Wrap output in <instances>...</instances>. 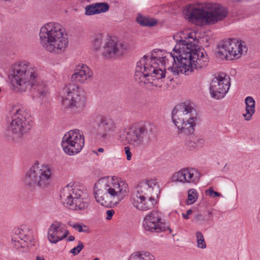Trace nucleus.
<instances>
[{
	"instance_id": "1",
	"label": "nucleus",
	"mask_w": 260,
	"mask_h": 260,
	"mask_svg": "<svg viewBox=\"0 0 260 260\" xmlns=\"http://www.w3.org/2000/svg\"><path fill=\"white\" fill-rule=\"evenodd\" d=\"M209 58L204 49H196L186 41H179L164 56L144 55L137 62L135 79L146 87H161L165 77L170 81L179 73L188 75L194 69L206 67Z\"/></svg>"
},
{
	"instance_id": "2",
	"label": "nucleus",
	"mask_w": 260,
	"mask_h": 260,
	"mask_svg": "<svg viewBox=\"0 0 260 260\" xmlns=\"http://www.w3.org/2000/svg\"><path fill=\"white\" fill-rule=\"evenodd\" d=\"M10 83L13 91L22 92L32 90L42 101L49 94L47 85L41 80L39 71L27 61L14 65Z\"/></svg>"
},
{
	"instance_id": "3",
	"label": "nucleus",
	"mask_w": 260,
	"mask_h": 260,
	"mask_svg": "<svg viewBox=\"0 0 260 260\" xmlns=\"http://www.w3.org/2000/svg\"><path fill=\"white\" fill-rule=\"evenodd\" d=\"M129 191L128 184L118 178L99 179L94 184L93 194L97 203L105 207H112L119 204Z\"/></svg>"
},
{
	"instance_id": "4",
	"label": "nucleus",
	"mask_w": 260,
	"mask_h": 260,
	"mask_svg": "<svg viewBox=\"0 0 260 260\" xmlns=\"http://www.w3.org/2000/svg\"><path fill=\"white\" fill-rule=\"evenodd\" d=\"M64 27L59 23L50 22L43 25L40 30V43L47 52L59 54L65 51L68 39L64 34Z\"/></svg>"
},
{
	"instance_id": "5",
	"label": "nucleus",
	"mask_w": 260,
	"mask_h": 260,
	"mask_svg": "<svg viewBox=\"0 0 260 260\" xmlns=\"http://www.w3.org/2000/svg\"><path fill=\"white\" fill-rule=\"evenodd\" d=\"M208 10L189 7L184 12L186 19L199 25L214 24L225 18L228 11L225 7L218 4H209Z\"/></svg>"
},
{
	"instance_id": "6",
	"label": "nucleus",
	"mask_w": 260,
	"mask_h": 260,
	"mask_svg": "<svg viewBox=\"0 0 260 260\" xmlns=\"http://www.w3.org/2000/svg\"><path fill=\"white\" fill-rule=\"evenodd\" d=\"M8 131L11 133L13 141H17L31 127L30 115L27 110L19 106L12 107L7 117Z\"/></svg>"
},
{
	"instance_id": "7",
	"label": "nucleus",
	"mask_w": 260,
	"mask_h": 260,
	"mask_svg": "<svg viewBox=\"0 0 260 260\" xmlns=\"http://www.w3.org/2000/svg\"><path fill=\"white\" fill-rule=\"evenodd\" d=\"M158 185L154 179L141 182L137 187V192L133 194V205L140 210H148L153 208L155 203L154 196L157 195Z\"/></svg>"
},
{
	"instance_id": "8",
	"label": "nucleus",
	"mask_w": 260,
	"mask_h": 260,
	"mask_svg": "<svg viewBox=\"0 0 260 260\" xmlns=\"http://www.w3.org/2000/svg\"><path fill=\"white\" fill-rule=\"evenodd\" d=\"M172 118L179 133L189 135L193 133L197 114L195 109L189 104L181 103L176 106L172 111Z\"/></svg>"
},
{
	"instance_id": "9",
	"label": "nucleus",
	"mask_w": 260,
	"mask_h": 260,
	"mask_svg": "<svg viewBox=\"0 0 260 260\" xmlns=\"http://www.w3.org/2000/svg\"><path fill=\"white\" fill-rule=\"evenodd\" d=\"M52 178L51 167L49 165H40L37 162L26 172L23 182L30 189H44L50 185Z\"/></svg>"
},
{
	"instance_id": "10",
	"label": "nucleus",
	"mask_w": 260,
	"mask_h": 260,
	"mask_svg": "<svg viewBox=\"0 0 260 260\" xmlns=\"http://www.w3.org/2000/svg\"><path fill=\"white\" fill-rule=\"evenodd\" d=\"M63 205L72 210L85 211L90 204L88 194L77 186L67 185L60 191Z\"/></svg>"
},
{
	"instance_id": "11",
	"label": "nucleus",
	"mask_w": 260,
	"mask_h": 260,
	"mask_svg": "<svg viewBox=\"0 0 260 260\" xmlns=\"http://www.w3.org/2000/svg\"><path fill=\"white\" fill-rule=\"evenodd\" d=\"M125 140L134 147L141 146L145 141L148 142L156 134V127L150 123L132 126L126 132Z\"/></svg>"
},
{
	"instance_id": "12",
	"label": "nucleus",
	"mask_w": 260,
	"mask_h": 260,
	"mask_svg": "<svg viewBox=\"0 0 260 260\" xmlns=\"http://www.w3.org/2000/svg\"><path fill=\"white\" fill-rule=\"evenodd\" d=\"M247 51V48L244 42L229 39L220 43L217 54L221 59L233 60L239 58Z\"/></svg>"
},
{
	"instance_id": "13",
	"label": "nucleus",
	"mask_w": 260,
	"mask_h": 260,
	"mask_svg": "<svg viewBox=\"0 0 260 260\" xmlns=\"http://www.w3.org/2000/svg\"><path fill=\"white\" fill-rule=\"evenodd\" d=\"M62 104L72 110H81L85 105L84 92L74 83H69L63 88Z\"/></svg>"
},
{
	"instance_id": "14",
	"label": "nucleus",
	"mask_w": 260,
	"mask_h": 260,
	"mask_svg": "<svg viewBox=\"0 0 260 260\" xmlns=\"http://www.w3.org/2000/svg\"><path fill=\"white\" fill-rule=\"evenodd\" d=\"M84 136L82 132L77 129L66 133L61 141V147L67 154L73 155L80 152L84 146Z\"/></svg>"
},
{
	"instance_id": "15",
	"label": "nucleus",
	"mask_w": 260,
	"mask_h": 260,
	"mask_svg": "<svg viewBox=\"0 0 260 260\" xmlns=\"http://www.w3.org/2000/svg\"><path fill=\"white\" fill-rule=\"evenodd\" d=\"M142 226L144 231L150 233H158L167 230L172 233L169 225L162 221L160 214L154 210L145 215Z\"/></svg>"
},
{
	"instance_id": "16",
	"label": "nucleus",
	"mask_w": 260,
	"mask_h": 260,
	"mask_svg": "<svg viewBox=\"0 0 260 260\" xmlns=\"http://www.w3.org/2000/svg\"><path fill=\"white\" fill-rule=\"evenodd\" d=\"M126 49L127 45L124 43L114 37H109L106 39L102 54L107 59L115 58L122 55Z\"/></svg>"
},
{
	"instance_id": "17",
	"label": "nucleus",
	"mask_w": 260,
	"mask_h": 260,
	"mask_svg": "<svg viewBox=\"0 0 260 260\" xmlns=\"http://www.w3.org/2000/svg\"><path fill=\"white\" fill-rule=\"evenodd\" d=\"M230 86V78L224 73L215 77L210 86V94L212 98L219 100L224 97Z\"/></svg>"
},
{
	"instance_id": "18",
	"label": "nucleus",
	"mask_w": 260,
	"mask_h": 260,
	"mask_svg": "<svg viewBox=\"0 0 260 260\" xmlns=\"http://www.w3.org/2000/svg\"><path fill=\"white\" fill-rule=\"evenodd\" d=\"M117 128V124L113 119L109 117H103L98 123L96 137L99 140L104 141L108 135L114 132Z\"/></svg>"
},
{
	"instance_id": "19",
	"label": "nucleus",
	"mask_w": 260,
	"mask_h": 260,
	"mask_svg": "<svg viewBox=\"0 0 260 260\" xmlns=\"http://www.w3.org/2000/svg\"><path fill=\"white\" fill-rule=\"evenodd\" d=\"M201 177V173L196 169L186 168L175 173L173 180L183 183L197 184Z\"/></svg>"
},
{
	"instance_id": "20",
	"label": "nucleus",
	"mask_w": 260,
	"mask_h": 260,
	"mask_svg": "<svg viewBox=\"0 0 260 260\" xmlns=\"http://www.w3.org/2000/svg\"><path fill=\"white\" fill-rule=\"evenodd\" d=\"M68 234V231L64 229L63 224L55 221L48 229L47 238L50 243L56 244L66 238Z\"/></svg>"
},
{
	"instance_id": "21",
	"label": "nucleus",
	"mask_w": 260,
	"mask_h": 260,
	"mask_svg": "<svg viewBox=\"0 0 260 260\" xmlns=\"http://www.w3.org/2000/svg\"><path fill=\"white\" fill-rule=\"evenodd\" d=\"M92 75V72L88 67L84 64H79L75 68L71 80L75 83L83 84L90 81Z\"/></svg>"
},
{
	"instance_id": "22",
	"label": "nucleus",
	"mask_w": 260,
	"mask_h": 260,
	"mask_svg": "<svg viewBox=\"0 0 260 260\" xmlns=\"http://www.w3.org/2000/svg\"><path fill=\"white\" fill-rule=\"evenodd\" d=\"M109 9V5L105 2L96 3L87 5L85 7L84 14L86 16H91L105 13Z\"/></svg>"
},
{
	"instance_id": "23",
	"label": "nucleus",
	"mask_w": 260,
	"mask_h": 260,
	"mask_svg": "<svg viewBox=\"0 0 260 260\" xmlns=\"http://www.w3.org/2000/svg\"><path fill=\"white\" fill-rule=\"evenodd\" d=\"M246 113L243 114V116L247 121L252 119L253 114L255 113V101L250 96H247L245 100Z\"/></svg>"
},
{
	"instance_id": "24",
	"label": "nucleus",
	"mask_w": 260,
	"mask_h": 260,
	"mask_svg": "<svg viewBox=\"0 0 260 260\" xmlns=\"http://www.w3.org/2000/svg\"><path fill=\"white\" fill-rule=\"evenodd\" d=\"M105 40L104 34L102 33L94 34L90 40L91 49L95 51L100 50L104 43H105Z\"/></svg>"
},
{
	"instance_id": "25",
	"label": "nucleus",
	"mask_w": 260,
	"mask_h": 260,
	"mask_svg": "<svg viewBox=\"0 0 260 260\" xmlns=\"http://www.w3.org/2000/svg\"><path fill=\"white\" fill-rule=\"evenodd\" d=\"M128 260H155V258L149 252L140 251L132 254Z\"/></svg>"
},
{
	"instance_id": "26",
	"label": "nucleus",
	"mask_w": 260,
	"mask_h": 260,
	"mask_svg": "<svg viewBox=\"0 0 260 260\" xmlns=\"http://www.w3.org/2000/svg\"><path fill=\"white\" fill-rule=\"evenodd\" d=\"M205 142L203 139L190 137L186 142V147L190 150L202 147Z\"/></svg>"
},
{
	"instance_id": "27",
	"label": "nucleus",
	"mask_w": 260,
	"mask_h": 260,
	"mask_svg": "<svg viewBox=\"0 0 260 260\" xmlns=\"http://www.w3.org/2000/svg\"><path fill=\"white\" fill-rule=\"evenodd\" d=\"M137 21L139 24L145 26H153L157 23V21L154 19L142 16L137 17Z\"/></svg>"
},
{
	"instance_id": "28",
	"label": "nucleus",
	"mask_w": 260,
	"mask_h": 260,
	"mask_svg": "<svg viewBox=\"0 0 260 260\" xmlns=\"http://www.w3.org/2000/svg\"><path fill=\"white\" fill-rule=\"evenodd\" d=\"M12 241L15 248L20 251L23 252L27 250V245L26 243H23V241L20 239H17L16 237L12 238Z\"/></svg>"
},
{
	"instance_id": "29",
	"label": "nucleus",
	"mask_w": 260,
	"mask_h": 260,
	"mask_svg": "<svg viewBox=\"0 0 260 260\" xmlns=\"http://www.w3.org/2000/svg\"><path fill=\"white\" fill-rule=\"evenodd\" d=\"M16 234H19L18 239L21 241H23V243L27 244V247H28V244L31 242L32 237L29 235H27L24 234V232L23 230H20L18 229L16 231Z\"/></svg>"
},
{
	"instance_id": "30",
	"label": "nucleus",
	"mask_w": 260,
	"mask_h": 260,
	"mask_svg": "<svg viewBox=\"0 0 260 260\" xmlns=\"http://www.w3.org/2000/svg\"><path fill=\"white\" fill-rule=\"evenodd\" d=\"M68 225L74 228L75 230L79 232L89 233V230L88 228L83 224H79L78 223H72L71 222H68Z\"/></svg>"
},
{
	"instance_id": "31",
	"label": "nucleus",
	"mask_w": 260,
	"mask_h": 260,
	"mask_svg": "<svg viewBox=\"0 0 260 260\" xmlns=\"http://www.w3.org/2000/svg\"><path fill=\"white\" fill-rule=\"evenodd\" d=\"M198 198V193L196 189L191 188L188 191V198L187 203L188 205L194 203Z\"/></svg>"
},
{
	"instance_id": "32",
	"label": "nucleus",
	"mask_w": 260,
	"mask_h": 260,
	"mask_svg": "<svg viewBox=\"0 0 260 260\" xmlns=\"http://www.w3.org/2000/svg\"><path fill=\"white\" fill-rule=\"evenodd\" d=\"M196 237L197 238V246L200 248H205L206 244L203 234L199 231L196 232Z\"/></svg>"
},
{
	"instance_id": "33",
	"label": "nucleus",
	"mask_w": 260,
	"mask_h": 260,
	"mask_svg": "<svg viewBox=\"0 0 260 260\" xmlns=\"http://www.w3.org/2000/svg\"><path fill=\"white\" fill-rule=\"evenodd\" d=\"M209 217L205 218L204 216L201 214H198L194 216V222L198 223H204L206 221L211 220L212 217L210 215L211 214V212H208Z\"/></svg>"
},
{
	"instance_id": "34",
	"label": "nucleus",
	"mask_w": 260,
	"mask_h": 260,
	"mask_svg": "<svg viewBox=\"0 0 260 260\" xmlns=\"http://www.w3.org/2000/svg\"><path fill=\"white\" fill-rule=\"evenodd\" d=\"M83 248L84 245L83 243L81 241H79L77 246L71 249L70 252L72 253L74 255H76L80 252Z\"/></svg>"
},
{
	"instance_id": "35",
	"label": "nucleus",
	"mask_w": 260,
	"mask_h": 260,
	"mask_svg": "<svg viewBox=\"0 0 260 260\" xmlns=\"http://www.w3.org/2000/svg\"><path fill=\"white\" fill-rule=\"evenodd\" d=\"M206 194L213 197L221 196L220 193L215 191L212 188H210L209 189L206 190Z\"/></svg>"
},
{
	"instance_id": "36",
	"label": "nucleus",
	"mask_w": 260,
	"mask_h": 260,
	"mask_svg": "<svg viewBox=\"0 0 260 260\" xmlns=\"http://www.w3.org/2000/svg\"><path fill=\"white\" fill-rule=\"evenodd\" d=\"M114 214L115 211L113 209L108 210L106 211V219L108 220H111Z\"/></svg>"
},
{
	"instance_id": "37",
	"label": "nucleus",
	"mask_w": 260,
	"mask_h": 260,
	"mask_svg": "<svg viewBox=\"0 0 260 260\" xmlns=\"http://www.w3.org/2000/svg\"><path fill=\"white\" fill-rule=\"evenodd\" d=\"M125 153L126 155V158L128 160H130L132 158V154L131 152L130 148L126 146L124 148Z\"/></svg>"
},
{
	"instance_id": "38",
	"label": "nucleus",
	"mask_w": 260,
	"mask_h": 260,
	"mask_svg": "<svg viewBox=\"0 0 260 260\" xmlns=\"http://www.w3.org/2000/svg\"><path fill=\"white\" fill-rule=\"evenodd\" d=\"M175 40H176V42H177V44L176 45L178 44V43L179 42V41H187L189 44H192V45H193L194 46H195V48H196V49L197 50H199V49H204L203 48H200V47H199L197 45H195V43H192L191 42V41H190L189 40H187V39H185V40H182V39H180V40H178V39H176V38H175Z\"/></svg>"
},
{
	"instance_id": "39",
	"label": "nucleus",
	"mask_w": 260,
	"mask_h": 260,
	"mask_svg": "<svg viewBox=\"0 0 260 260\" xmlns=\"http://www.w3.org/2000/svg\"><path fill=\"white\" fill-rule=\"evenodd\" d=\"M192 213V211L191 209H189L186 211V213L185 214L183 213L182 216L185 219H188L189 218V215H191Z\"/></svg>"
},
{
	"instance_id": "40",
	"label": "nucleus",
	"mask_w": 260,
	"mask_h": 260,
	"mask_svg": "<svg viewBox=\"0 0 260 260\" xmlns=\"http://www.w3.org/2000/svg\"><path fill=\"white\" fill-rule=\"evenodd\" d=\"M188 39H193V42H192L193 43H195V45H196V43L197 42V41L195 39H193V37L192 34L191 33H190L188 35Z\"/></svg>"
},
{
	"instance_id": "41",
	"label": "nucleus",
	"mask_w": 260,
	"mask_h": 260,
	"mask_svg": "<svg viewBox=\"0 0 260 260\" xmlns=\"http://www.w3.org/2000/svg\"><path fill=\"white\" fill-rule=\"evenodd\" d=\"M75 239V238L74 236H69L68 239H67V241H69V242H70V241H74Z\"/></svg>"
},
{
	"instance_id": "42",
	"label": "nucleus",
	"mask_w": 260,
	"mask_h": 260,
	"mask_svg": "<svg viewBox=\"0 0 260 260\" xmlns=\"http://www.w3.org/2000/svg\"><path fill=\"white\" fill-rule=\"evenodd\" d=\"M36 260H45V259L43 257L38 256L36 257Z\"/></svg>"
},
{
	"instance_id": "43",
	"label": "nucleus",
	"mask_w": 260,
	"mask_h": 260,
	"mask_svg": "<svg viewBox=\"0 0 260 260\" xmlns=\"http://www.w3.org/2000/svg\"><path fill=\"white\" fill-rule=\"evenodd\" d=\"M104 151V150L103 148H100L98 149V151L99 152H103Z\"/></svg>"
},
{
	"instance_id": "44",
	"label": "nucleus",
	"mask_w": 260,
	"mask_h": 260,
	"mask_svg": "<svg viewBox=\"0 0 260 260\" xmlns=\"http://www.w3.org/2000/svg\"><path fill=\"white\" fill-rule=\"evenodd\" d=\"M93 260H99V259L98 258H95Z\"/></svg>"
},
{
	"instance_id": "45",
	"label": "nucleus",
	"mask_w": 260,
	"mask_h": 260,
	"mask_svg": "<svg viewBox=\"0 0 260 260\" xmlns=\"http://www.w3.org/2000/svg\"><path fill=\"white\" fill-rule=\"evenodd\" d=\"M93 152H94L95 153H97L96 151H93Z\"/></svg>"
},
{
	"instance_id": "46",
	"label": "nucleus",
	"mask_w": 260,
	"mask_h": 260,
	"mask_svg": "<svg viewBox=\"0 0 260 260\" xmlns=\"http://www.w3.org/2000/svg\"><path fill=\"white\" fill-rule=\"evenodd\" d=\"M177 37H178V36H177H177H175V37H174V38H177Z\"/></svg>"
}]
</instances>
